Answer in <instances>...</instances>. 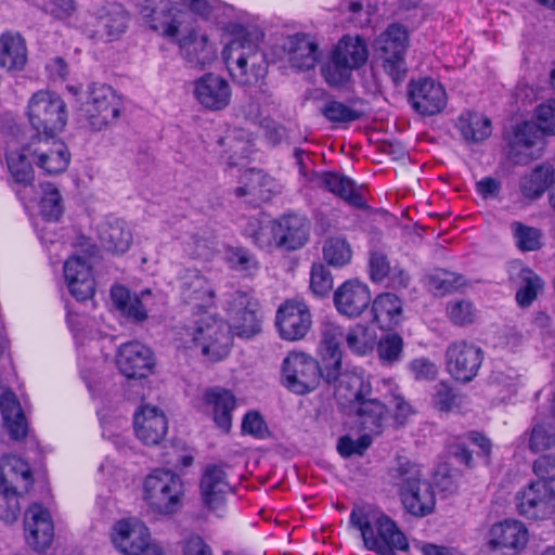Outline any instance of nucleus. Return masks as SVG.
<instances>
[{
  "label": "nucleus",
  "mask_w": 555,
  "mask_h": 555,
  "mask_svg": "<svg viewBox=\"0 0 555 555\" xmlns=\"http://www.w3.org/2000/svg\"><path fill=\"white\" fill-rule=\"evenodd\" d=\"M177 12L171 0H145L140 10L149 27L167 38H176L178 35Z\"/></svg>",
  "instance_id": "obj_27"
},
{
  "label": "nucleus",
  "mask_w": 555,
  "mask_h": 555,
  "mask_svg": "<svg viewBox=\"0 0 555 555\" xmlns=\"http://www.w3.org/2000/svg\"><path fill=\"white\" fill-rule=\"evenodd\" d=\"M456 128L467 142H480L490 137L492 127L488 117L473 112L461 114Z\"/></svg>",
  "instance_id": "obj_44"
},
{
  "label": "nucleus",
  "mask_w": 555,
  "mask_h": 555,
  "mask_svg": "<svg viewBox=\"0 0 555 555\" xmlns=\"http://www.w3.org/2000/svg\"><path fill=\"white\" fill-rule=\"evenodd\" d=\"M284 386L291 391L305 395L315 389L320 378L324 379L322 362L304 352H291L283 361Z\"/></svg>",
  "instance_id": "obj_10"
},
{
  "label": "nucleus",
  "mask_w": 555,
  "mask_h": 555,
  "mask_svg": "<svg viewBox=\"0 0 555 555\" xmlns=\"http://www.w3.org/2000/svg\"><path fill=\"white\" fill-rule=\"evenodd\" d=\"M178 347H198L209 361L224 359L232 346L230 326L215 315L202 317L193 326L181 327L177 332Z\"/></svg>",
  "instance_id": "obj_3"
},
{
  "label": "nucleus",
  "mask_w": 555,
  "mask_h": 555,
  "mask_svg": "<svg viewBox=\"0 0 555 555\" xmlns=\"http://www.w3.org/2000/svg\"><path fill=\"white\" fill-rule=\"evenodd\" d=\"M350 525L360 531L364 547L377 555H396L395 550L406 551L409 547L395 521L373 506L353 507Z\"/></svg>",
  "instance_id": "obj_2"
},
{
  "label": "nucleus",
  "mask_w": 555,
  "mask_h": 555,
  "mask_svg": "<svg viewBox=\"0 0 555 555\" xmlns=\"http://www.w3.org/2000/svg\"><path fill=\"white\" fill-rule=\"evenodd\" d=\"M357 414L364 430L378 435L386 418V406L378 400H361L357 403Z\"/></svg>",
  "instance_id": "obj_46"
},
{
  "label": "nucleus",
  "mask_w": 555,
  "mask_h": 555,
  "mask_svg": "<svg viewBox=\"0 0 555 555\" xmlns=\"http://www.w3.org/2000/svg\"><path fill=\"white\" fill-rule=\"evenodd\" d=\"M0 411L3 426L14 440H21L27 435V422L14 392L0 383Z\"/></svg>",
  "instance_id": "obj_38"
},
{
  "label": "nucleus",
  "mask_w": 555,
  "mask_h": 555,
  "mask_svg": "<svg viewBox=\"0 0 555 555\" xmlns=\"http://www.w3.org/2000/svg\"><path fill=\"white\" fill-rule=\"evenodd\" d=\"M30 155L31 150L28 151L27 146L18 149L14 139L8 141L5 158L9 172L13 181L24 188L31 186L34 180V170L28 160Z\"/></svg>",
  "instance_id": "obj_41"
},
{
  "label": "nucleus",
  "mask_w": 555,
  "mask_h": 555,
  "mask_svg": "<svg viewBox=\"0 0 555 555\" xmlns=\"http://www.w3.org/2000/svg\"><path fill=\"white\" fill-rule=\"evenodd\" d=\"M520 287L516 293V301L522 307H529L544 287L543 280L531 269L524 267L519 271Z\"/></svg>",
  "instance_id": "obj_50"
},
{
  "label": "nucleus",
  "mask_w": 555,
  "mask_h": 555,
  "mask_svg": "<svg viewBox=\"0 0 555 555\" xmlns=\"http://www.w3.org/2000/svg\"><path fill=\"white\" fill-rule=\"evenodd\" d=\"M406 30L397 24L390 25L376 40V50L383 60V67L395 82H399L404 78L403 54L406 49Z\"/></svg>",
  "instance_id": "obj_13"
},
{
  "label": "nucleus",
  "mask_w": 555,
  "mask_h": 555,
  "mask_svg": "<svg viewBox=\"0 0 555 555\" xmlns=\"http://www.w3.org/2000/svg\"><path fill=\"white\" fill-rule=\"evenodd\" d=\"M27 63L25 39L17 31L7 30L0 35V66L7 70H21Z\"/></svg>",
  "instance_id": "obj_40"
},
{
  "label": "nucleus",
  "mask_w": 555,
  "mask_h": 555,
  "mask_svg": "<svg viewBox=\"0 0 555 555\" xmlns=\"http://www.w3.org/2000/svg\"><path fill=\"white\" fill-rule=\"evenodd\" d=\"M114 546L125 555H135L152 544L150 530L138 518H126L116 521L111 533Z\"/></svg>",
  "instance_id": "obj_19"
},
{
  "label": "nucleus",
  "mask_w": 555,
  "mask_h": 555,
  "mask_svg": "<svg viewBox=\"0 0 555 555\" xmlns=\"http://www.w3.org/2000/svg\"><path fill=\"white\" fill-rule=\"evenodd\" d=\"M528 447L532 453H545L533 463V472L538 477H543L548 474L550 468H555V434L550 426H533Z\"/></svg>",
  "instance_id": "obj_32"
},
{
  "label": "nucleus",
  "mask_w": 555,
  "mask_h": 555,
  "mask_svg": "<svg viewBox=\"0 0 555 555\" xmlns=\"http://www.w3.org/2000/svg\"><path fill=\"white\" fill-rule=\"evenodd\" d=\"M511 231L515 245L521 251H535L543 246V232L534 227L526 225L519 221L511 223Z\"/></svg>",
  "instance_id": "obj_51"
},
{
  "label": "nucleus",
  "mask_w": 555,
  "mask_h": 555,
  "mask_svg": "<svg viewBox=\"0 0 555 555\" xmlns=\"http://www.w3.org/2000/svg\"><path fill=\"white\" fill-rule=\"evenodd\" d=\"M137 438L146 446H156L163 441L168 431L166 415L158 408L142 405L133 416Z\"/></svg>",
  "instance_id": "obj_28"
},
{
  "label": "nucleus",
  "mask_w": 555,
  "mask_h": 555,
  "mask_svg": "<svg viewBox=\"0 0 555 555\" xmlns=\"http://www.w3.org/2000/svg\"><path fill=\"white\" fill-rule=\"evenodd\" d=\"M28 117L40 135H55L66 125V105L54 92L40 90L29 101Z\"/></svg>",
  "instance_id": "obj_9"
},
{
  "label": "nucleus",
  "mask_w": 555,
  "mask_h": 555,
  "mask_svg": "<svg viewBox=\"0 0 555 555\" xmlns=\"http://www.w3.org/2000/svg\"><path fill=\"white\" fill-rule=\"evenodd\" d=\"M322 115L332 124H349L358 120L361 113L353 107L335 100L324 104Z\"/></svg>",
  "instance_id": "obj_57"
},
{
  "label": "nucleus",
  "mask_w": 555,
  "mask_h": 555,
  "mask_svg": "<svg viewBox=\"0 0 555 555\" xmlns=\"http://www.w3.org/2000/svg\"><path fill=\"white\" fill-rule=\"evenodd\" d=\"M29 465L18 456L5 455L0 464V517L7 522L15 521L21 512L18 490L31 485Z\"/></svg>",
  "instance_id": "obj_5"
},
{
  "label": "nucleus",
  "mask_w": 555,
  "mask_h": 555,
  "mask_svg": "<svg viewBox=\"0 0 555 555\" xmlns=\"http://www.w3.org/2000/svg\"><path fill=\"white\" fill-rule=\"evenodd\" d=\"M64 278L69 293L79 301L87 300L94 293L91 266L81 256H72L64 263Z\"/></svg>",
  "instance_id": "obj_31"
},
{
  "label": "nucleus",
  "mask_w": 555,
  "mask_h": 555,
  "mask_svg": "<svg viewBox=\"0 0 555 555\" xmlns=\"http://www.w3.org/2000/svg\"><path fill=\"white\" fill-rule=\"evenodd\" d=\"M129 22V15L119 3H108L99 10L96 16V34L113 40L121 35Z\"/></svg>",
  "instance_id": "obj_43"
},
{
  "label": "nucleus",
  "mask_w": 555,
  "mask_h": 555,
  "mask_svg": "<svg viewBox=\"0 0 555 555\" xmlns=\"http://www.w3.org/2000/svg\"><path fill=\"white\" fill-rule=\"evenodd\" d=\"M465 284L462 275L447 270H437L429 276L428 286L436 295H446L454 292Z\"/></svg>",
  "instance_id": "obj_54"
},
{
  "label": "nucleus",
  "mask_w": 555,
  "mask_h": 555,
  "mask_svg": "<svg viewBox=\"0 0 555 555\" xmlns=\"http://www.w3.org/2000/svg\"><path fill=\"white\" fill-rule=\"evenodd\" d=\"M446 310L450 321L459 326L472 324L477 318V309L467 299L451 300L448 302Z\"/></svg>",
  "instance_id": "obj_58"
},
{
  "label": "nucleus",
  "mask_w": 555,
  "mask_h": 555,
  "mask_svg": "<svg viewBox=\"0 0 555 555\" xmlns=\"http://www.w3.org/2000/svg\"><path fill=\"white\" fill-rule=\"evenodd\" d=\"M371 314L382 331H391L403 320V302L392 293H382L373 299Z\"/></svg>",
  "instance_id": "obj_36"
},
{
  "label": "nucleus",
  "mask_w": 555,
  "mask_h": 555,
  "mask_svg": "<svg viewBox=\"0 0 555 555\" xmlns=\"http://www.w3.org/2000/svg\"><path fill=\"white\" fill-rule=\"evenodd\" d=\"M184 487L181 478L169 469H155L143 482V500L157 514L171 515L182 505Z\"/></svg>",
  "instance_id": "obj_6"
},
{
  "label": "nucleus",
  "mask_w": 555,
  "mask_h": 555,
  "mask_svg": "<svg viewBox=\"0 0 555 555\" xmlns=\"http://www.w3.org/2000/svg\"><path fill=\"white\" fill-rule=\"evenodd\" d=\"M99 238L104 248L124 254L132 243V234L121 219L109 218L99 225Z\"/></svg>",
  "instance_id": "obj_42"
},
{
  "label": "nucleus",
  "mask_w": 555,
  "mask_h": 555,
  "mask_svg": "<svg viewBox=\"0 0 555 555\" xmlns=\"http://www.w3.org/2000/svg\"><path fill=\"white\" fill-rule=\"evenodd\" d=\"M275 324L283 339H302L312 325L310 309L304 301L286 300L276 311Z\"/></svg>",
  "instance_id": "obj_15"
},
{
  "label": "nucleus",
  "mask_w": 555,
  "mask_h": 555,
  "mask_svg": "<svg viewBox=\"0 0 555 555\" xmlns=\"http://www.w3.org/2000/svg\"><path fill=\"white\" fill-rule=\"evenodd\" d=\"M483 361V350L466 340H456L446 350L448 373L460 383H469L477 375Z\"/></svg>",
  "instance_id": "obj_14"
},
{
  "label": "nucleus",
  "mask_w": 555,
  "mask_h": 555,
  "mask_svg": "<svg viewBox=\"0 0 555 555\" xmlns=\"http://www.w3.org/2000/svg\"><path fill=\"white\" fill-rule=\"evenodd\" d=\"M311 182L315 188L326 190L354 208H365V189L350 178L336 172H314Z\"/></svg>",
  "instance_id": "obj_26"
},
{
  "label": "nucleus",
  "mask_w": 555,
  "mask_h": 555,
  "mask_svg": "<svg viewBox=\"0 0 555 555\" xmlns=\"http://www.w3.org/2000/svg\"><path fill=\"white\" fill-rule=\"evenodd\" d=\"M201 498L205 507L222 517L225 513V496L231 491L225 472L216 465L208 466L201 479Z\"/></svg>",
  "instance_id": "obj_24"
},
{
  "label": "nucleus",
  "mask_w": 555,
  "mask_h": 555,
  "mask_svg": "<svg viewBox=\"0 0 555 555\" xmlns=\"http://www.w3.org/2000/svg\"><path fill=\"white\" fill-rule=\"evenodd\" d=\"M403 339L396 333H390L376 340L378 358L384 364H393L401 358L403 351Z\"/></svg>",
  "instance_id": "obj_55"
},
{
  "label": "nucleus",
  "mask_w": 555,
  "mask_h": 555,
  "mask_svg": "<svg viewBox=\"0 0 555 555\" xmlns=\"http://www.w3.org/2000/svg\"><path fill=\"white\" fill-rule=\"evenodd\" d=\"M310 288L318 296H324L333 288L332 275L321 263H314L311 267Z\"/></svg>",
  "instance_id": "obj_62"
},
{
  "label": "nucleus",
  "mask_w": 555,
  "mask_h": 555,
  "mask_svg": "<svg viewBox=\"0 0 555 555\" xmlns=\"http://www.w3.org/2000/svg\"><path fill=\"white\" fill-rule=\"evenodd\" d=\"M34 2L43 11L60 20H66L77 11L75 0H34Z\"/></svg>",
  "instance_id": "obj_60"
},
{
  "label": "nucleus",
  "mask_w": 555,
  "mask_h": 555,
  "mask_svg": "<svg viewBox=\"0 0 555 555\" xmlns=\"http://www.w3.org/2000/svg\"><path fill=\"white\" fill-rule=\"evenodd\" d=\"M341 326L325 322L321 327L319 357L323 365L324 379L327 383L337 379L341 370V341L345 340Z\"/></svg>",
  "instance_id": "obj_20"
},
{
  "label": "nucleus",
  "mask_w": 555,
  "mask_h": 555,
  "mask_svg": "<svg viewBox=\"0 0 555 555\" xmlns=\"http://www.w3.org/2000/svg\"><path fill=\"white\" fill-rule=\"evenodd\" d=\"M554 177V170L550 165L535 167L530 173L520 180V191L527 198H539L548 188Z\"/></svg>",
  "instance_id": "obj_49"
},
{
  "label": "nucleus",
  "mask_w": 555,
  "mask_h": 555,
  "mask_svg": "<svg viewBox=\"0 0 555 555\" xmlns=\"http://www.w3.org/2000/svg\"><path fill=\"white\" fill-rule=\"evenodd\" d=\"M111 298L116 309L125 317L135 322H142L147 318L146 309L138 296L120 285L113 286Z\"/></svg>",
  "instance_id": "obj_45"
},
{
  "label": "nucleus",
  "mask_w": 555,
  "mask_h": 555,
  "mask_svg": "<svg viewBox=\"0 0 555 555\" xmlns=\"http://www.w3.org/2000/svg\"><path fill=\"white\" fill-rule=\"evenodd\" d=\"M395 478L400 486L402 504L410 514L423 517L434 511L436 505L434 488L423 478L417 465L400 459L395 468Z\"/></svg>",
  "instance_id": "obj_4"
},
{
  "label": "nucleus",
  "mask_w": 555,
  "mask_h": 555,
  "mask_svg": "<svg viewBox=\"0 0 555 555\" xmlns=\"http://www.w3.org/2000/svg\"><path fill=\"white\" fill-rule=\"evenodd\" d=\"M203 403L205 412L212 415L217 427L229 433L232 426V412L236 404L234 395L228 389L211 387L205 390Z\"/></svg>",
  "instance_id": "obj_34"
},
{
  "label": "nucleus",
  "mask_w": 555,
  "mask_h": 555,
  "mask_svg": "<svg viewBox=\"0 0 555 555\" xmlns=\"http://www.w3.org/2000/svg\"><path fill=\"white\" fill-rule=\"evenodd\" d=\"M369 50L359 36H344L335 46L330 62L322 67V75L333 87L343 86L350 78L353 69L364 65Z\"/></svg>",
  "instance_id": "obj_7"
},
{
  "label": "nucleus",
  "mask_w": 555,
  "mask_h": 555,
  "mask_svg": "<svg viewBox=\"0 0 555 555\" xmlns=\"http://www.w3.org/2000/svg\"><path fill=\"white\" fill-rule=\"evenodd\" d=\"M384 386L388 388L389 404L393 410V417L398 424H404L411 415L415 413L412 404L405 400L399 391L398 386L390 379L383 382Z\"/></svg>",
  "instance_id": "obj_56"
},
{
  "label": "nucleus",
  "mask_w": 555,
  "mask_h": 555,
  "mask_svg": "<svg viewBox=\"0 0 555 555\" xmlns=\"http://www.w3.org/2000/svg\"><path fill=\"white\" fill-rule=\"evenodd\" d=\"M409 101L421 115H435L447 105L443 87L431 78H420L409 83Z\"/></svg>",
  "instance_id": "obj_21"
},
{
  "label": "nucleus",
  "mask_w": 555,
  "mask_h": 555,
  "mask_svg": "<svg viewBox=\"0 0 555 555\" xmlns=\"http://www.w3.org/2000/svg\"><path fill=\"white\" fill-rule=\"evenodd\" d=\"M221 157L229 166H238L241 160L248 158L254 152V140L242 129H232L218 141Z\"/></svg>",
  "instance_id": "obj_39"
},
{
  "label": "nucleus",
  "mask_w": 555,
  "mask_h": 555,
  "mask_svg": "<svg viewBox=\"0 0 555 555\" xmlns=\"http://www.w3.org/2000/svg\"><path fill=\"white\" fill-rule=\"evenodd\" d=\"M345 343L347 348L357 356H366L371 353L375 346L377 335L374 330L364 324H356L345 332Z\"/></svg>",
  "instance_id": "obj_48"
},
{
  "label": "nucleus",
  "mask_w": 555,
  "mask_h": 555,
  "mask_svg": "<svg viewBox=\"0 0 555 555\" xmlns=\"http://www.w3.org/2000/svg\"><path fill=\"white\" fill-rule=\"evenodd\" d=\"M271 232L276 247L296 250L309 241L310 222L302 215L286 214L271 222Z\"/></svg>",
  "instance_id": "obj_18"
},
{
  "label": "nucleus",
  "mask_w": 555,
  "mask_h": 555,
  "mask_svg": "<svg viewBox=\"0 0 555 555\" xmlns=\"http://www.w3.org/2000/svg\"><path fill=\"white\" fill-rule=\"evenodd\" d=\"M335 385V397L341 404H357L363 399V379L356 373L339 371L337 379L332 380Z\"/></svg>",
  "instance_id": "obj_47"
},
{
  "label": "nucleus",
  "mask_w": 555,
  "mask_h": 555,
  "mask_svg": "<svg viewBox=\"0 0 555 555\" xmlns=\"http://www.w3.org/2000/svg\"><path fill=\"white\" fill-rule=\"evenodd\" d=\"M283 50L292 67L298 70H308L319 61V49L308 36L296 34L285 39Z\"/></svg>",
  "instance_id": "obj_35"
},
{
  "label": "nucleus",
  "mask_w": 555,
  "mask_h": 555,
  "mask_svg": "<svg viewBox=\"0 0 555 555\" xmlns=\"http://www.w3.org/2000/svg\"><path fill=\"white\" fill-rule=\"evenodd\" d=\"M120 108V100L114 90L101 83L89 87L87 99L81 106L83 116L95 130H101L117 119Z\"/></svg>",
  "instance_id": "obj_12"
},
{
  "label": "nucleus",
  "mask_w": 555,
  "mask_h": 555,
  "mask_svg": "<svg viewBox=\"0 0 555 555\" xmlns=\"http://www.w3.org/2000/svg\"><path fill=\"white\" fill-rule=\"evenodd\" d=\"M323 256L328 264L340 268L349 263L352 250L345 238L331 237L324 243Z\"/></svg>",
  "instance_id": "obj_53"
},
{
  "label": "nucleus",
  "mask_w": 555,
  "mask_h": 555,
  "mask_svg": "<svg viewBox=\"0 0 555 555\" xmlns=\"http://www.w3.org/2000/svg\"><path fill=\"white\" fill-rule=\"evenodd\" d=\"M543 131L538 125L525 121L518 125L511 145V155L518 164L530 162L540 156Z\"/></svg>",
  "instance_id": "obj_33"
},
{
  "label": "nucleus",
  "mask_w": 555,
  "mask_h": 555,
  "mask_svg": "<svg viewBox=\"0 0 555 555\" xmlns=\"http://www.w3.org/2000/svg\"><path fill=\"white\" fill-rule=\"evenodd\" d=\"M264 34L258 28H242L223 48L222 56L233 81L241 86L259 85L268 73V63L259 43Z\"/></svg>",
  "instance_id": "obj_1"
},
{
  "label": "nucleus",
  "mask_w": 555,
  "mask_h": 555,
  "mask_svg": "<svg viewBox=\"0 0 555 555\" xmlns=\"http://www.w3.org/2000/svg\"><path fill=\"white\" fill-rule=\"evenodd\" d=\"M377 9L378 0H354L349 1L346 7L350 21L359 27L367 25Z\"/></svg>",
  "instance_id": "obj_59"
},
{
  "label": "nucleus",
  "mask_w": 555,
  "mask_h": 555,
  "mask_svg": "<svg viewBox=\"0 0 555 555\" xmlns=\"http://www.w3.org/2000/svg\"><path fill=\"white\" fill-rule=\"evenodd\" d=\"M40 188L42 191L40 212L46 220L55 221L63 212L62 196L52 183H41Z\"/></svg>",
  "instance_id": "obj_52"
},
{
  "label": "nucleus",
  "mask_w": 555,
  "mask_h": 555,
  "mask_svg": "<svg viewBox=\"0 0 555 555\" xmlns=\"http://www.w3.org/2000/svg\"><path fill=\"white\" fill-rule=\"evenodd\" d=\"M37 166L48 175H57L66 170L70 154L66 144L55 140L54 135L38 134L27 146Z\"/></svg>",
  "instance_id": "obj_16"
},
{
  "label": "nucleus",
  "mask_w": 555,
  "mask_h": 555,
  "mask_svg": "<svg viewBox=\"0 0 555 555\" xmlns=\"http://www.w3.org/2000/svg\"><path fill=\"white\" fill-rule=\"evenodd\" d=\"M67 321L78 341H83L87 337L95 339L102 336L100 330H93L94 321L89 320L85 315L69 314Z\"/></svg>",
  "instance_id": "obj_61"
},
{
  "label": "nucleus",
  "mask_w": 555,
  "mask_h": 555,
  "mask_svg": "<svg viewBox=\"0 0 555 555\" xmlns=\"http://www.w3.org/2000/svg\"><path fill=\"white\" fill-rule=\"evenodd\" d=\"M227 259L231 268L238 272L251 273L258 269L256 258L243 248H232L229 250Z\"/></svg>",
  "instance_id": "obj_63"
},
{
  "label": "nucleus",
  "mask_w": 555,
  "mask_h": 555,
  "mask_svg": "<svg viewBox=\"0 0 555 555\" xmlns=\"http://www.w3.org/2000/svg\"><path fill=\"white\" fill-rule=\"evenodd\" d=\"M25 538L27 544L37 552L46 551L52 543L54 526L51 515L40 504H33L25 513Z\"/></svg>",
  "instance_id": "obj_23"
},
{
  "label": "nucleus",
  "mask_w": 555,
  "mask_h": 555,
  "mask_svg": "<svg viewBox=\"0 0 555 555\" xmlns=\"http://www.w3.org/2000/svg\"><path fill=\"white\" fill-rule=\"evenodd\" d=\"M193 96L203 108L218 112L230 105L232 88L224 77L208 73L193 82Z\"/></svg>",
  "instance_id": "obj_17"
},
{
  "label": "nucleus",
  "mask_w": 555,
  "mask_h": 555,
  "mask_svg": "<svg viewBox=\"0 0 555 555\" xmlns=\"http://www.w3.org/2000/svg\"><path fill=\"white\" fill-rule=\"evenodd\" d=\"M117 366L128 378H144L149 376L155 365L152 350L139 341H129L119 347Z\"/></svg>",
  "instance_id": "obj_22"
},
{
  "label": "nucleus",
  "mask_w": 555,
  "mask_h": 555,
  "mask_svg": "<svg viewBox=\"0 0 555 555\" xmlns=\"http://www.w3.org/2000/svg\"><path fill=\"white\" fill-rule=\"evenodd\" d=\"M518 512L529 518L546 519L555 514V476L539 477L516 494Z\"/></svg>",
  "instance_id": "obj_11"
},
{
  "label": "nucleus",
  "mask_w": 555,
  "mask_h": 555,
  "mask_svg": "<svg viewBox=\"0 0 555 555\" xmlns=\"http://www.w3.org/2000/svg\"><path fill=\"white\" fill-rule=\"evenodd\" d=\"M182 299L197 309L210 308L216 301L212 282L196 269H185L180 275Z\"/></svg>",
  "instance_id": "obj_25"
},
{
  "label": "nucleus",
  "mask_w": 555,
  "mask_h": 555,
  "mask_svg": "<svg viewBox=\"0 0 555 555\" xmlns=\"http://www.w3.org/2000/svg\"><path fill=\"white\" fill-rule=\"evenodd\" d=\"M528 537V530L521 521L505 519L491 527L489 543L494 547L507 548L518 553L526 546Z\"/></svg>",
  "instance_id": "obj_37"
},
{
  "label": "nucleus",
  "mask_w": 555,
  "mask_h": 555,
  "mask_svg": "<svg viewBox=\"0 0 555 555\" xmlns=\"http://www.w3.org/2000/svg\"><path fill=\"white\" fill-rule=\"evenodd\" d=\"M539 128L548 134H555V99L541 103L535 109Z\"/></svg>",
  "instance_id": "obj_64"
},
{
  "label": "nucleus",
  "mask_w": 555,
  "mask_h": 555,
  "mask_svg": "<svg viewBox=\"0 0 555 555\" xmlns=\"http://www.w3.org/2000/svg\"><path fill=\"white\" fill-rule=\"evenodd\" d=\"M178 44L182 57L193 66L204 68L217 57V47L208 36L197 28H191L179 39Z\"/></svg>",
  "instance_id": "obj_29"
},
{
  "label": "nucleus",
  "mask_w": 555,
  "mask_h": 555,
  "mask_svg": "<svg viewBox=\"0 0 555 555\" xmlns=\"http://www.w3.org/2000/svg\"><path fill=\"white\" fill-rule=\"evenodd\" d=\"M371 292L366 284L358 280L344 282L334 293L337 311L349 318H357L369 307Z\"/></svg>",
  "instance_id": "obj_30"
},
{
  "label": "nucleus",
  "mask_w": 555,
  "mask_h": 555,
  "mask_svg": "<svg viewBox=\"0 0 555 555\" xmlns=\"http://www.w3.org/2000/svg\"><path fill=\"white\" fill-rule=\"evenodd\" d=\"M230 331L242 338H250L261 332L262 312L259 300L250 293L234 291L224 301Z\"/></svg>",
  "instance_id": "obj_8"
}]
</instances>
